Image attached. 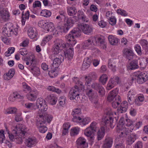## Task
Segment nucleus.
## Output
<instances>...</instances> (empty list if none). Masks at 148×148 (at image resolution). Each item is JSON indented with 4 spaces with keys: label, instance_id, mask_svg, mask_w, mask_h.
Instances as JSON below:
<instances>
[{
    "label": "nucleus",
    "instance_id": "nucleus-55",
    "mask_svg": "<svg viewBox=\"0 0 148 148\" xmlns=\"http://www.w3.org/2000/svg\"><path fill=\"white\" fill-rule=\"evenodd\" d=\"M85 84L89 86V84L92 81V78L90 76H86L85 77Z\"/></svg>",
    "mask_w": 148,
    "mask_h": 148
},
{
    "label": "nucleus",
    "instance_id": "nucleus-6",
    "mask_svg": "<svg viewBox=\"0 0 148 148\" xmlns=\"http://www.w3.org/2000/svg\"><path fill=\"white\" fill-rule=\"evenodd\" d=\"M78 33L77 30L74 29L71 31L68 36H66L67 41L69 42L72 46L74 45L77 42L75 37L77 36V34Z\"/></svg>",
    "mask_w": 148,
    "mask_h": 148
},
{
    "label": "nucleus",
    "instance_id": "nucleus-8",
    "mask_svg": "<svg viewBox=\"0 0 148 148\" xmlns=\"http://www.w3.org/2000/svg\"><path fill=\"white\" fill-rule=\"evenodd\" d=\"M64 58L62 55L60 54L57 55L53 61V63L50 66L51 69L53 70L58 68L60 64L63 61Z\"/></svg>",
    "mask_w": 148,
    "mask_h": 148
},
{
    "label": "nucleus",
    "instance_id": "nucleus-37",
    "mask_svg": "<svg viewBox=\"0 0 148 148\" xmlns=\"http://www.w3.org/2000/svg\"><path fill=\"white\" fill-rule=\"evenodd\" d=\"M128 103L126 101H124L123 103L121 104V107L120 108V111L121 113L125 112L128 108Z\"/></svg>",
    "mask_w": 148,
    "mask_h": 148
},
{
    "label": "nucleus",
    "instance_id": "nucleus-18",
    "mask_svg": "<svg viewBox=\"0 0 148 148\" xmlns=\"http://www.w3.org/2000/svg\"><path fill=\"white\" fill-rule=\"evenodd\" d=\"M73 121L79 123L81 125H85L88 124L90 121V118L88 117H86L84 118H81V117L77 118L76 117H75L73 119Z\"/></svg>",
    "mask_w": 148,
    "mask_h": 148
},
{
    "label": "nucleus",
    "instance_id": "nucleus-2",
    "mask_svg": "<svg viewBox=\"0 0 148 148\" xmlns=\"http://www.w3.org/2000/svg\"><path fill=\"white\" fill-rule=\"evenodd\" d=\"M105 114L102 120V124L105 127L113 128L115 125L114 119L112 116L113 113L110 108H108L105 111Z\"/></svg>",
    "mask_w": 148,
    "mask_h": 148
},
{
    "label": "nucleus",
    "instance_id": "nucleus-13",
    "mask_svg": "<svg viewBox=\"0 0 148 148\" xmlns=\"http://www.w3.org/2000/svg\"><path fill=\"white\" fill-rule=\"evenodd\" d=\"M10 15L8 10L4 8L0 10V20L6 22L10 19Z\"/></svg>",
    "mask_w": 148,
    "mask_h": 148
},
{
    "label": "nucleus",
    "instance_id": "nucleus-35",
    "mask_svg": "<svg viewBox=\"0 0 148 148\" xmlns=\"http://www.w3.org/2000/svg\"><path fill=\"white\" fill-rule=\"evenodd\" d=\"M86 95L92 102H93L95 103H97V101H94V99L93 98V90L91 89L87 91Z\"/></svg>",
    "mask_w": 148,
    "mask_h": 148
},
{
    "label": "nucleus",
    "instance_id": "nucleus-33",
    "mask_svg": "<svg viewBox=\"0 0 148 148\" xmlns=\"http://www.w3.org/2000/svg\"><path fill=\"white\" fill-rule=\"evenodd\" d=\"M137 138L136 134H132L127 139V141L128 144L129 145L132 144L136 140Z\"/></svg>",
    "mask_w": 148,
    "mask_h": 148
},
{
    "label": "nucleus",
    "instance_id": "nucleus-38",
    "mask_svg": "<svg viewBox=\"0 0 148 148\" xmlns=\"http://www.w3.org/2000/svg\"><path fill=\"white\" fill-rule=\"evenodd\" d=\"M109 67L111 69L113 72H115L116 70V65L114 63L113 60L110 59L108 62Z\"/></svg>",
    "mask_w": 148,
    "mask_h": 148
},
{
    "label": "nucleus",
    "instance_id": "nucleus-27",
    "mask_svg": "<svg viewBox=\"0 0 148 148\" xmlns=\"http://www.w3.org/2000/svg\"><path fill=\"white\" fill-rule=\"evenodd\" d=\"M24 98V96L20 95L16 92H14L9 97V99L12 101H14L15 99H22Z\"/></svg>",
    "mask_w": 148,
    "mask_h": 148
},
{
    "label": "nucleus",
    "instance_id": "nucleus-63",
    "mask_svg": "<svg viewBox=\"0 0 148 148\" xmlns=\"http://www.w3.org/2000/svg\"><path fill=\"white\" fill-rule=\"evenodd\" d=\"M116 100V101H114L112 103V106L114 108H116L118 107V106L119 105L120 103V102H121L120 99V100L119 101V100H118V101H117V100Z\"/></svg>",
    "mask_w": 148,
    "mask_h": 148
},
{
    "label": "nucleus",
    "instance_id": "nucleus-57",
    "mask_svg": "<svg viewBox=\"0 0 148 148\" xmlns=\"http://www.w3.org/2000/svg\"><path fill=\"white\" fill-rule=\"evenodd\" d=\"M20 54L23 56H26L27 54V50L25 48H23L21 49L19 51Z\"/></svg>",
    "mask_w": 148,
    "mask_h": 148
},
{
    "label": "nucleus",
    "instance_id": "nucleus-34",
    "mask_svg": "<svg viewBox=\"0 0 148 148\" xmlns=\"http://www.w3.org/2000/svg\"><path fill=\"white\" fill-rule=\"evenodd\" d=\"M67 11L68 14L70 16H74L77 13L76 8L73 6L68 7Z\"/></svg>",
    "mask_w": 148,
    "mask_h": 148
},
{
    "label": "nucleus",
    "instance_id": "nucleus-48",
    "mask_svg": "<svg viewBox=\"0 0 148 148\" xmlns=\"http://www.w3.org/2000/svg\"><path fill=\"white\" fill-rule=\"evenodd\" d=\"M148 60L146 59V60H145V59H142V60H140V62H139V66L141 68H142L143 69H144L146 66L147 64V63L145 62H148Z\"/></svg>",
    "mask_w": 148,
    "mask_h": 148
},
{
    "label": "nucleus",
    "instance_id": "nucleus-47",
    "mask_svg": "<svg viewBox=\"0 0 148 148\" xmlns=\"http://www.w3.org/2000/svg\"><path fill=\"white\" fill-rule=\"evenodd\" d=\"M17 109L15 108H12L8 109L5 112V114L15 113L17 111Z\"/></svg>",
    "mask_w": 148,
    "mask_h": 148
},
{
    "label": "nucleus",
    "instance_id": "nucleus-20",
    "mask_svg": "<svg viewBox=\"0 0 148 148\" xmlns=\"http://www.w3.org/2000/svg\"><path fill=\"white\" fill-rule=\"evenodd\" d=\"M38 94V91L36 90L30 91L26 95L27 99L30 101L35 100Z\"/></svg>",
    "mask_w": 148,
    "mask_h": 148
},
{
    "label": "nucleus",
    "instance_id": "nucleus-26",
    "mask_svg": "<svg viewBox=\"0 0 148 148\" xmlns=\"http://www.w3.org/2000/svg\"><path fill=\"white\" fill-rule=\"evenodd\" d=\"M28 34L30 38L33 39L35 38L37 35L35 28L33 27H29L28 30Z\"/></svg>",
    "mask_w": 148,
    "mask_h": 148
},
{
    "label": "nucleus",
    "instance_id": "nucleus-56",
    "mask_svg": "<svg viewBox=\"0 0 148 148\" xmlns=\"http://www.w3.org/2000/svg\"><path fill=\"white\" fill-rule=\"evenodd\" d=\"M25 106L28 108H30L31 109H36V108H35V106L32 103H27L25 104Z\"/></svg>",
    "mask_w": 148,
    "mask_h": 148
},
{
    "label": "nucleus",
    "instance_id": "nucleus-4",
    "mask_svg": "<svg viewBox=\"0 0 148 148\" xmlns=\"http://www.w3.org/2000/svg\"><path fill=\"white\" fill-rule=\"evenodd\" d=\"M36 106L37 108L39 109L37 112V117L42 118L44 112L47 109L46 101L42 98H39L36 100Z\"/></svg>",
    "mask_w": 148,
    "mask_h": 148
},
{
    "label": "nucleus",
    "instance_id": "nucleus-36",
    "mask_svg": "<svg viewBox=\"0 0 148 148\" xmlns=\"http://www.w3.org/2000/svg\"><path fill=\"white\" fill-rule=\"evenodd\" d=\"M140 43L143 49L146 51H148V42L145 39H142L140 41Z\"/></svg>",
    "mask_w": 148,
    "mask_h": 148
},
{
    "label": "nucleus",
    "instance_id": "nucleus-16",
    "mask_svg": "<svg viewBox=\"0 0 148 148\" xmlns=\"http://www.w3.org/2000/svg\"><path fill=\"white\" fill-rule=\"evenodd\" d=\"M77 148H87L88 144L86 140L83 137H80L76 141Z\"/></svg>",
    "mask_w": 148,
    "mask_h": 148
},
{
    "label": "nucleus",
    "instance_id": "nucleus-58",
    "mask_svg": "<svg viewBox=\"0 0 148 148\" xmlns=\"http://www.w3.org/2000/svg\"><path fill=\"white\" fill-rule=\"evenodd\" d=\"M23 119L21 116V113H19L16 114L15 118V120L16 122H19L22 121Z\"/></svg>",
    "mask_w": 148,
    "mask_h": 148
},
{
    "label": "nucleus",
    "instance_id": "nucleus-25",
    "mask_svg": "<svg viewBox=\"0 0 148 148\" xmlns=\"http://www.w3.org/2000/svg\"><path fill=\"white\" fill-rule=\"evenodd\" d=\"M64 55L66 58L68 60H71L73 55V49L70 48L64 52Z\"/></svg>",
    "mask_w": 148,
    "mask_h": 148
},
{
    "label": "nucleus",
    "instance_id": "nucleus-46",
    "mask_svg": "<svg viewBox=\"0 0 148 148\" xmlns=\"http://www.w3.org/2000/svg\"><path fill=\"white\" fill-rule=\"evenodd\" d=\"M109 23L112 26L115 25L116 23V20L115 16H111L108 19Z\"/></svg>",
    "mask_w": 148,
    "mask_h": 148
},
{
    "label": "nucleus",
    "instance_id": "nucleus-14",
    "mask_svg": "<svg viewBox=\"0 0 148 148\" xmlns=\"http://www.w3.org/2000/svg\"><path fill=\"white\" fill-rule=\"evenodd\" d=\"M119 89L116 88L111 91L109 94L107 99L109 101H113L114 99L115 100H119L120 101V98L119 95H117Z\"/></svg>",
    "mask_w": 148,
    "mask_h": 148
},
{
    "label": "nucleus",
    "instance_id": "nucleus-59",
    "mask_svg": "<svg viewBox=\"0 0 148 148\" xmlns=\"http://www.w3.org/2000/svg\"><path fill=\"white\" fill-rule=\"evenodd\" d=\"M97 90L98 91V93L100 96L102 97L105 94V91L104 88L102 86H101Z\"/></svg>",
    "mask_w": 148,
    "mask_h": 148
},
{
    "label": "nucleus",
    "instance_id": "nucleus-5",
    "mask_svg": "<svg viewBox=\"0 0 148 148\" xmlns=\"http://www.w3.org/2000/svg\"><path fill=\"white\" fill-rule=\"evenodd\" d=\"M76 18V16H73L66 18V17H65L64 20L66 23L64 24L63 28V32H66L72 26L73 24L76 22V21L75 19Z\"/></svg>",
    "mask_w": 148,
    "mask_h": 148
},
{
    "label": "nucleus",
    "instance_id": "nucleus-43",
    "mask_svg": "<svg viewBox=\"0 0 148 148\" xmlns=\"http://www.w3.org/2000/svg\"><path fill=\"white\" fill-rule=\"evenodd\" d=\"M81 114V110L80 109L77 108L74 109L72 113V114L73 115V118L72 119V121H73V119L75 118L76 117L77 118L79 117H80L79 116H76L77 114Z\"/></svg>",
    "mask_w": 148,
    "mask_h": 148
},
{
    "label": "nucleus",
    "instance_id": "nucleus-54",
    "mask_svg": "<svg viewBox=\"0 0 148 148\" xmlns=\"http://www.w3.org/2000/svg\"><path fill=\"white\" fill-rule=\"evenodd\" d=\"M52 36L51 35H48L46 36L42 40V44H45L46 43L49 41L52 38Z\"/></svg>",
    "mask_w": 148,
    "mask_h": 148
},
{
    "label": "nucleus",
    "instance_id": "nucleus-23",
    "mask_svg": "<svg viewBox=\"0 0 148 148\" xmlns=\"http://www.w3.org/2000/svg\"><path fill=\"white\" fill-rule=\"evenodd\" d=\"M81 27L83 32L86 34H89L93 30L92 28L91 27L86 24L81 25Z\"/></svg>",
    "mask_w": 148,
    "mask_h": 148
},
{
    "label": "nucleus",
    "instance_id": "nucleus-61",
    "mask_svg": "<svg viewBox=\"0 0 148 148\" xmlns=\"http://www.w3.org/2000/svg\"><path fill=\"white\" fill-rule=\"evenodd\" d=\"M104 134L101 132L100 131H98L97 134V138L98 140H101L103 137Z\"/></svg>",
    "mask_w": 148,
    "mask_h": 148
},
{
    "label": "nucleus",
    "instance_id": "nucleus-29",
    "mask_svg": "<svg viewBox=\"0 0 148 148\" xmlns=\"http://www.w3.org/2000/svg\"><path fill=\"white\" fill-rule=\"evenodd\" d=\"M15 71L14 69H10L8 72L4 75V79L9 80L12 78L15 74Z\"/></svg>",
    "mask_w": 148,
    "mask_h": 148
},
{
    "label": "nucleus",
    "instance_id": "nucleus-21",
    "mask_svg": "<svg viewBox=\"0 0 148 148\" xmlns=\"http://www.w3.org/2000/svg\"><path fill=\"white\" fill-rule=\"evenodd\" d=\"M139 67L138 60H134L128 62L127 65V68L130 70H134L138 68Z\"/></svg>",
    "mask_w": 148,
    "mask_h": 148
},
{
    "label": "nucleus",
    "instance_id": "nucleus-42",
    "mask_svg": "<svg viewBox=\"0 0 148 148\" xmlns=\"http://www.w3.org/2000/svg\"><path fill=\"white\" fill-rule=\"evenodd\" d=\"M45 30L48 32H51L54 29L53 24L52 23H50L47 24L46 26L45 27Z\"/></svg>",
    "mask_w": 148,
    "mask_h": 148
},
{
    "label": "nucleus",
    "instance_id": "nucleus-49",
    "mask_svg": "<svg viewBox=\"0 0 148 148\" xmlns=\"http://www.w3.org/2000/svg\"><path fill=\"white\" fill-rule=\"evenodd\" d=\"M43 116L44 117V119H45L46 121H47L48 123H49L52 120L53 116L49 114H44L45 116H43Z\"/></svg>",
    "mask_w": 148,
    "mask_h": 148
},
{
    "label": "nucleus",
    "instance_id": "nucleus-31",
    "mask_svg": "<svg viewBox=\"0 0 148 148\" xmlns=\"http://www.w3.org/2000/svg\"><path fill=\"white\" fill-rule=\"evenodd\" d=\"M47 99L49 103L52 105L55 104L57 100V98L53 94L48 96Z\"/></svg>",
    "mask_w": 148,
    "mask_h": 148
},
{
    "label": "nucleus",
    "instance_id": "nucleus-64",
    "mask_svg": "<svg viewBox=\"0 0 148 148\" xmlns=\"http://www.w3.org/2000/svg\"><path fill=\"white\" fill-rule=\"evenodd\" d=\"M134 123V122L129 119H126L125 120V124L127 126L129 127L131 126Z\"/></svg>",
    "mask_w": 148,
    "mask_h": 148
},
{
    "label": "nucleus",
    "instance_id": "nucleus-19",
    "mask_svg": "<svg viewBox=\"0 0 148 148\" xmlns=\"http://www.w3.org/2000/svg\"><path fill=\"white\" fill-rule=\"evenodd\" d=\"M37 140L34 137L29 138L25 140V143L26 146L29 148L34 146L37 143Z\"/></svg>",
    "mask_w": 148,
    "mask_h": 148
},
{
    "label": "nucleus",
    "instance_id": "nucleus-11",
    "mask_svg": "<svg viewBox=\"0 0 148 148\" xmlns=\"http://www.w3.org/2000/svg\"><path fill=\"white\" fill-rule=\"evenodd\" d=\"M39 120H37L36 125L39 128L40 132L41 133H45L47 130V128L46 127L44 126L43 125L46 122V120L44 119V117L42 118L38 117Z\"/></svg>",
    "mask_w": 148,
    "mask_h": 148
},
{
    "label": "nucleus",
    "instance_id": "nucleus-10",
    "mask_svg": "<svg viewBox=\"0 0 148 148\" xmlns=\"http://www.w3.org/2000/svg\"><path fill=\"white\" fill-rule=\"evenodd\" d=\"M97 123L95 122H92L89 127L87 128L85 130L84 134L87 136H89L92 134L94 133L98 129L96 126Z\"/></svg>",
    "mask_w": 148,
    "mask_h": 148
},
{
    "label": "nucleus",
    "instance_id": "nucleus-32",
    "mask_svg": "<svg viewBox=\"0 0 148 148\" xmlns=\"http://www.w3.org/2000/svg\"><path fill=\"white\" fill-rule=\"evenodd\" d=\"M91 59L89 58L85 59L83 62L82 65L83 70H85L89 67L90 64Z\"/></svg>",
    "mask_w": 148,
    "mask_h": 148
},
{
    "label": "nucleus",
    "instance_id": "nucleus-62",
    "mask_svg": "<svg viewBox=\"0 0 148 148\" xmlns=\"http://www.w3.org/2000/svg\"><path fill=\"white\" fill-rule=\"evenodd\" d=\"M101 86L99 84L95 83H93L92 85V87L97 90L99 89Z\"/></svg>",
    "mask_w": 148,
    "mask_h": 148
},
{
    "label": "nucleus",
    "instance_id": "nucleus-12",
    "mask_svg": "<svg viewBox=\"0 0 148 148\" xmlns=\"http://www.w3.org/2000/svg\"><path fill=\"white\" fill-rule=\"evenodd\" d=\"M119 82L120 79L118 76H115L112 78H111L107 84V89L109 90L111 89Z\"/></svg>",
    "mask_w": 148,
    "mask_h": 148
},
{
    "label": "nucleus",
    "instance_id": "nucleus-39",
    "mask_svg": "<svg viewBox=\"0 0 148 148\" xmlns=\"http://www.w3.org/2000/svg\"><path fill=\"white\" fill-rule=\"evenodd\" d=\"M29 16V11H27L25 13V15L23 14V12L22 13V25H24L26 20L28 19Z\"/></svg>",
    "mask_w": 148,
    "mask_h": 148
},
{
    "label": "nucleus",
    "instance_id": "nucleus-60",
    "mask_svg": "<svg viewBox=\"0 0 148 148\" xmlns=\"http://www.w3.org/2000/svg\"><path fill=\"white\" fill-rule=\"evenodd\" d=\"M22 86L23 88L25 89V90L27 91L30 92L31 91V88L26 83L23 82L22 83Z\"/></svg>",
    "mask_w": 148,
    "mask_h": 148
},
{
    "label": "nucleus",
    "instance_id": "nucleus-28",
    "mask_svg": "<svg viewBox=\"0 0 148 148\" xmlns=\"http://www.w3.org/2000/svg\"><path fill=\"white\" fill-rule=\"evenodd\" d=\"M113 143L112 139L110 137H108L105 140L102 148H110Z\"/></svg>",
    "mask_w": 148,
    "mask_h": 148
},
{
    "label": "nucleus",
    "instance_id": "nucleus-44",
    "mask_svg": "<svg viewBox=\"0 0 148 148\" xmlns=\"http://www.w3.org/2000/svg\"><path fill=\"white\" fill-rule=\"evenodd\" d=\"M108 77L106 74H103L100 77L99 80L103 84H105L107 81Z\"/></svg>",
    "mask_w": 148,
    "mask_h": 148
},
{
    "label": "nucleus",
    "instance_id": "nucleus-45",
    "mask_svg": "<svg viewBox=\"0 0 148 148\" xmlns=\"http://www.w3.org/2000/svg\"><path fill=\"white\" fill-rule=\"evenodd\" d=\"M79 131V128L78 127H75L72 128L71 131V134L72 136L77 135Z\"/></svg>",
    "mask_w": 148,
    "mask_h": 148
},
{
    "label": "nucleus",
    "instance_id": "nucleus-15",
    "mask_svg": "<svg viewBox=\"0 0 148 148\" xmlns=\"http://www.w3.org/2000/svg\"><path fill=\"white\" fill-rule=\"evenodd\" d=\"M137 77V82L140 84H143L148 80V73L145 71L141 72Z\"/></svg>",
    "mask_w": 148,
    "mask_h": 148
},
{
    "label": "nucleus",
    "instance_id": "nucleus-17",
    "mask_svg": "<svg viewBox=\"0 0 148 148\" xmlns=\"http://www.w3.org/2000/svg\"><path fill=\"white\" fill-rule=\"evenodd\" d=\"M66 47V45L64 43H62V40L59 42H57L54 45L53 47V51L54 53L57 54L59 53L60 51Z\"/></svg>",
    "mask_w": 148,
    "mask_h": 148
},
{
    "label": "nucleus",
    "instance_id": "nucleus-24",
    "mask_svg": "<svg viewBox=\"0 0 148 148\" xmlns=\"http://www.w3.org/2000/svg\"><path fill=\"white\" fill-rule=\"evenodd\" d=\"M123 53L126 58L129 60L132 58L134 53L132 50L127 49H125L123 51Z\"/></svg>",
    "mask_w": 148,
    "mask_h": 148
},
{
    "label": "nucleus",
    "instance_id": "nucleus-53",
    "mask_svg": "<svg viewBox=\"0 0 148 148\" xmlns=\"http://www.w3.org/2000/svg\"><path fill=\"white\" fill-rule=\"evenodd\" d=\"M135 49L138 55L141 56L142 55L143 51L141 50V48L140 45H136L135 47Z\"/></svg>",
    "mask_w": 148,
    "mask_h": 148
},
{
    "label": "nucleus",
    "instance_id": "nucleus-1",
    "mask_svg": "<svg viewBox=\"0 0 148 148\" xmlns=\"http://www.w3.org/2000/svg\"><path fill=\"white\" fill-rule=\"evenodd\" d=\"M8 136L10 140L15 142L19 144H22L23 139L27 135V130L24 129L19 125L17 126L12 131V133L8 132Z\"/></svg>",
    "mask_w": 148,
    "mask_h": 148
},
{
    "label": "nucleus",
    "instance_id": "nucleus-22",
    "mask_svg": "<svg viewBox=\"0 0 148 148\" xmlns=\"http://www.w3.org/2000/svg\"><path fill=\"white\" fill-rule=\"evenodd\" d=\"M121 126V125L120 126ZM128 130L127 129L125 128H124L123 127V128L120 127V126L119 127V130H117V132L118 133V135L119 137H125L128 135L129 132H128Z\"/></svg>",
    "mask_w": 148,
    "mask_h": 148
},
{
    "label": "nucleus",
    "instance_id": "nucleus-52",
    "mask_svg": "<svg viewBox=\"0 0 148 148\" xmlns=\"http://www.w3.org/2000/svg\"><path fill=\"white\" fill-rule=\"evenodd\" d=\"M116 12L118 14L122 16H127V14L126 12L124 10L121 9H118L117 10Z\"/></svg>",
    "mask_w": 148,
    "mask_h": 148
},
{
    "label": "nucleus",
    "instance_id": "nucleus-9",
    "mask_svg": "<svg viewBox=\"0 0 148 148\" xmlns=\"http://www.w3.org/2000/svg\"><path fill=\"white\" fill-rule=\"evenodd\" d=\"M8 24H6V27L3 28V33L5 36L10 37L12 36V35L14 34L15 35L17 34V29H15L14 31L13 30V28L12 27H10Z\"/></svg>",
    "mask_w": 148,
    "mask_h": 148
},
{
    "label": "nucleus",
    "instance_id": "nucleus-41",
    "mask_svg": "<svg viewBox=\"0 0 148 148\" xmlns=\"http://www.w3.org/2000/svg\"><path fill=\"white\" fill-rule=\"evenodd\" d=\"M31 71L35 76H37L39 75L40 73L39 69L36 67H34L31 69Z\"/></svg>",
    "mask_w": 148,
    "mask_h": 148
},
{
    "label": "nucleus",
    "instance_id": "nucleus-3",
    "mask_svg": "<svg viewBox=\"0 0 148 148\" xmlns=\"http://www.w3.org/2000/svg\"><path fill=\"white\" fill-rule=\"evenodd\" d=\"M103 40L100 37L98 36H92L88 39L85 41L82 44V47L84 49L90 48L92 44L95 45L103 44Z\"/></svg>",
    "mask_w": 148,
    "mask_h": 148
},
{
    "label": "nucleus",
    "instance_id": "nucleus-7",
    "mask_svg": "<svg viewBox=\"0 0 148 148\" xmlns=\"http://www.w3.org/2000/svg\"><path fill=\"white\" fill-rule=\"evenodd\" d=\"M79 92L78 87L76 86L71 89L69 92L68 97L71 100H77L79 98Z\"/></svg>",
    "mask_w": 148,
    "mask_h": 148
},
{
    "label": "nucleus",
    "instance_id": "nucleus-40",
    "mask_svg": "<svg viewBox=\"0 0 148 148\" xmlns=\"http://www.w3.org/2000/svg\"><path fill=\"white\" fill-rule=\"evenodd\" d=\"M40 15L46 17H49L51 16V13L49 10L45 9L41 11Z\"/></svg>",
    "mask_w": 148,
    "mask_h": 148
},
{
    "label": "nucleus",
    "instance_id": "nucleus-51",
    "mask_svg": "<svg viewBox=\"0 0 148 148\" xmlns=\"http://www.w3.org/2000/svg\"><path fill=\"white\" fill-rule=\"evenodd\" d=\"M48 23L46 21L41 20L39 22L38 25L40 27L45 28L47 24H48Z\"/></svg>",
    "mask_w": 148,
    "mask_h": 148
},
{
    "label": "nucleus",
    "instance_id": "nucleus-50",
    "mask_svg": "<svg viewBox=\"0 0 148 148\" xmlns=\"http://www.w3.org/2000/svg\"><path fill=\"white\" fill-rule=\"evenodd\" d=\"M66 98L64 96H61L59 99V103L60 106H63L65 103Z\"/></svg>",
    "mask_w": 148,
    "mask_h": 148
},
{
    "label": "nucleus",
    "instance_id": "nucleus-30",
    "mask_svg": "<svg viewBox=\"0 0 148 148\" xmlns=\"http://www.w3.org/2000/svg\"><path fill=\"white\" fill-rule=\"evenodd\" d=\"M108 40L110 43L111 45H116L117 44L119 39L112 35H110L108 36Z\"/></svg>",
    "mask_w": 148,
    "mask_h": 148
}]
</instances>
